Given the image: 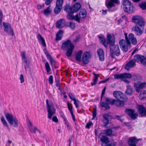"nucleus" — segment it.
Segmentation results:
<instances>
[{
    "instance_id": "nucleus-1",
    "label": "nucleus",
    "mask_w": 146,
    "mask_h": 146,
    "mask_svg": "<svg viewBox=\"0 0 146 146\" xmlns=\"http://www.w3.org/2000/svg\"><path fill=\"white\" fill-rule=\"evenodd\" d=\"M125 35L126 40L124 39L121 40L119 42L120 48L124 52L128 51L129 48L131 46V43L133 45H136L137 43V40L135 35L133 33H130L127 36V34L125 33Z\"/></svg>"
},
{
    "instance_id": "nucleus-2",
    "label": "nucleus",
    "mask_w": 146,
    "mask_h": 146,
    "mask_svg": "<svg viewBox=\"0 0 146 146\" xmlns=\"http://www.w3.org/2000/svg\"><path fill=\"white\" fill-rule=\"evenodd\" d=\"M100 42L106 48L108 47V44L110 46L114 44L115 38L114 35L112 33H108L107 35V40L104 36L102 35H100L98 36Z\"/></svg>"
},
{
    "instance_id": "nucleus-3",
    "label": "nucleus",
    "mask_w": 146,
    "mask_h": 146,
    "mask_svg": "<svg viewBox=\"0 0 146 146\" xmlns=\"http://www.w3.org/2000/svg\"><path fill=\"white\" fill-rule=\"evenodd\" d=\"M4 114L7 120L11 126L15 128L18 127L19 121L15 116L8 112H5Z\"/></svg>"
},
{
    "instance_id": "nucleus-4",
    "label": "nucleus",
    "mask_w": 146,
    "mask_h": 146,
    "mask_svg": "<svg viewBox=\"0 0 146 146\" xmlns=\"http://www.w3.org/2000/svg\"><path fill=\"white\" fill-rule=\"evenodd\" d=\"M74 47V45L72 43L71 41L68 40L62 43L61 48L63 50L68 49L66 54L67 57H70L72 56Z\"/></svg>"
},
{
    "instance_id": "nucleus-5",
    "label": "nucleus",
    "mask_w": 146,
    "mask_h": 146,
    "mask_svg": "<svg viewBox=\"0 0 146 146\" xmlns=\"http://www.w3.org/2000/svg\"><path fill=\"white\" fill-rule=\"evenodd\" d=\"M46 109L48 112V117L50 119H52V116L56 112V109L54 108L52 103L49 101L48 100H46Z\"/></svg>"
},
{
    "instance_id": "nucleus-6",
    "label": "nucleus",
    "mask_w": 146,
    "mask_h": 146,
    "mask_svg": "<svg viewBox=\"0 0 146 146\" xmlns=\"http://www.w3.org/2000/svg\"><path fill=\"white\" fill-rule=\"evenodd\" d=\"M0 25L1 28H3L4 31L7 34L12 36L14 35V31L10 24L7 22H3Z\"/></svg>"
},
{
    "instance_id": "nucleus-7",
    "label": "nucleus",
    "mask_w": 146,
    "mask_h": 146,
    "mask_svg": "<svg viewBox=\"0 0 146 146\" xmlns=\"http://www.w3.org/2000/svg\"><path fill=\"white\" fill-rule=\"evenodd\" d=\"M124 11L131 13L134 11V8L132 3L128 0H124L123 3Z\"/></svg>"
},
{
    "instance_id": "nucleus-8",
    "label": "nucleus",
    "mask_w": 146,
    "mask_h": 146,
    "mask_svg": "<svg viewBox=\"0 0 146 146\" xmlns=\"http://www.w3.org/2000/svg\"><path fill=\"white\" fill-rule=\"evenodd\" d=\"M119 3V0H106V5L110 11H113L116 10L115 8H113L115 4Z\"/></svg>"
},
{
    "instance_id": "nucleus-9",
    "label": "nucleus",
    "mask_w": 146,
    "mask_h": 146,
    "mask_svg": "<svg viewBox=\"0 0 146 146\" xmlns=\"http://www.w3.org/2000/svg\"><path fill=\"white\" fill-rule=\"evenodd\" d=\"M110 56L112 58H114L115 55L119 56L120 54V49L118 45L110 46Z\"/></svg>"
},
{
    "instance_id": "nucleus-10",
    "label": "nucleus",
    "mask_w": 146,
    "mask_h": 146,
    "mask_svg": "<svg viewBox=\"0 0 146 146\" xmlns=\"http://www.w3.org/2000/svg\"><path fill=\"white\" fill-rule=\"evenodd\" d=\"M132 20L137 25L142 27L145 25V21L143 18L140 16L138 15L134 16L132 18Z\"/></svg>"
},
{
    "instance_id": "nucleus-11",
    "label": "nucleus",
    "mask_w": 146,
    "mask_h": 146,
    "mask_svg": "<svg viewBox=\"0 0 146 146\" xmlns=\"http://www.w3.org/2000/svg\"><path fill=\"white\" fill-rule=\"evenodd\" d=\"M134 60L137 62L141 63L143 65H145L146 64V58L143 56L137 54L134 56Z\"/></svg>"
},
{
    "instance_id": "nucleus-12",
    "label": "nucleus",
    "mask_w": 146,
    "mask_h": 146,
    "mask_svg": "<svg viewBox=\"0 0 146 146\" xmlns=\"http://www.w3.org/2000/svg\"><path fill=\"white\" fill-rule=\"evenodd\" d=\"M146 85L145 82L139 81L134 83V87L136 91L137 92H139L145 87Z\"/></svg>"
},
{
    "instance_id": "nucleus-13",
    "label": "nucleus",
    "mask_w": 146,
    "mask_h": 146,
    "mask_svg": "<svg viewBox=\"0 0 146 146\" xmlns=\"http://www.w3.org/2000/svg\"><path fill=\"white\" fill-rule=\"evenodd\" d=\"M91 56L90 53L88 52H85L83 54L82 57V61L83 64H86L89 61Z\"/></svg>"
},
{
    "instance_id": "nucleus-14",
    "label": "nucleus",
    "mask_w": 146,
    "mask_h": 146,
    "mask_svg": "<svg viewBox=\"0 0 146 146\" xmlns=\"http://www.w3.org/2000/svg\"><path fill=\"white\" fill-rule=\"evenodd\" d=\"M125 112L133 119H135L137 117V114L135 113L134 110H133L126 109L125 110Z\"/></svg>"
},
{
    "instance_id": "nucleus-15",
    "label": "nucleus",
    "mask_w": 146,
    "mask_h": 146,
    "mask_svg": "<svg viewBox=\"0 0 146 146\" xmlns=\"http://www.w3.org/2000/svg\"><path fill=\"white\" fill-rule=\"evenodd\" d=\"M114 97L117 100L125 99V97L124 94L120 91H115L113 92Z\"/></svg>"
},
{
    "instance_id": "nucleus-16",
    "label": "nucleus",
    "mask_w": 146,
    "mask_h": 146,
    "mask_svg": "<svg viewBox=\"0 0 146 146\" xmlns=\"http://www.w3.org/2000/svg\"><path fill=\"white\" fill-rule=\"evenodd\" d=\"M136 66L135 62L134 60H129L125 65V68L127 70Z\"/></svg>"
},
{
    "instance_id": "nucleus-17",
    "label": "nucleus",
    "mask_w": 146,
    "mask_h": 146,
    "mask_svg": "<svg viewBox=\"0 0 146 146\" xmlns=\"http://www.w3.org/2000/svg\"><path fill=\"white\" fill-rule=\"evenodd\" d=\"M23 62H25L26 65H25V68L26 70L29 66V62L28 61V58L26 56V53L25 51H22L21 53Z\"/></svg>"
},
{
    "instance_id": "nucleus-18",
    "label": "nucleus",
    "mask_w": 146,
    "mask_h": 146,
    "mask_svg": "<svg viewBox=\"0 0 146 146\" xmlns=\"http://www.w3.org/2000/svg\"><path fill=\"white\" fill-rule=\"evenodd\" d=\"M99 137L103 143L107 144L109 142V138L105 135L104 133H101L100 134Z\"/></svg>"
},
{
    "instance_id": "nucleus-19",
    "label": "nucleus",
    "mask_w": 146,
    "mask_h": 146,
    "mask_svg": "<svg viewBox=\"0 0 146 146\" xmlns=\"http://www.w3.org/2000/svg\"><path fill=\"white\" fill-rule=\"evenodd\" d=\"M140 140V139H137L135 137H131L129 139L128 143L130 146H136V144Z\"/></svg>"
},
{
    "instance_id": "nucleus-20",
    "label": "nucleus",
    "mask_w": 146,
    "mask_h": 146,
    "mask_svg": "<svg viewBox=\"0 0 146 146\" xmlns=\"http://www.w3.org/2000/svg\"><path fill=\"white\" fill-rule=\"evenodd\" d=\"M66 25L65 20L63 19H61L56 22V27L57 28H61L66 26Z\"/></svg>"
},
{
    "instance_id": "nucleus-21",
    "label": "nucleus",
    "mask_w": 146,
    "mask_h": 146,
    "mask_svg": "<svg viewBox=\"0 0 146 146\" xmlns=\"http://www.w3.org/2000/svg\"><path fill=\"white\" fill-rule=\"evenodd\" d=\"M72 13H68L67 15L68 19L70 20L74 19L78 22H79V19L78 18V15L77 14L75 16L73 15Z\"/></svg>"
},
{
    "instance_id": "nucleus-22",
    "label": "nucleus",
    "mask_w": 146,
    "mask_h": 146,
    "mask_svg": "<svg viewBox=\"0 0 146 146\" xmlns=\"http://www.w3.org/2000/svg\"><path fill=\"white\" fill-rule=\"evenodd\" d=\"M138 108L139 112L141 116H145L146 115V109L142 105H139Z\"/></svg>"
},
{
    "instance_id": "nucleus-23",
    "label": "nucleus",
    "mask_w": 146,
    "mask_h": 146,
    "mask_svg": "<svg viewBox=\"0 0 146 146\" xmlns=\"http://www.w3.org/2000/svg\"><path fill=\"white\" fill-rule=\"evenodd\" d=\"M27 124L31 132L35 133L37 130V128L36 126H33L31 121L29 120L27 121Z\"/></svg>"
},
{
    "instance_id": "nucleus-24",
    "label": "nucleus",
    "mask_w": 146,
    "mask_h": 146,
    "mask_svg": "<svg viewBox=\"0 0 146 146\" xmlns=\"http://www.w3.org/2000/svg\"><path fill=\"white\" fill-rule=\"evenodd\" d=\"M97 52L100 60L103 61L104 59V57L103 50L102 49L100 48L97 50Z\"/></svg>"
},
{
    "instance_id": "nucleus-25",
    "label": "nucleus",
    "mask_w": 146,
    "mask_h": 146,
    "mask_svg": "<svg viewBox=\"0 0 146 146\" xmlns=\"http://www.w3.org/2000/svg\"><path fill=\"white\" fill-rule=\"evenodd\" d=\"M78 15V18L79 19V22H80V20L81 19H84L86 17L87 15L86 10L85 9H82Z\"/></svg>"
},
{
    "instance_id": "nucleus-26",
    "label": "nucleus",
    "mask_w": 146,
    "mask_h": 146,
    "mask_svg": "<svg viewBox=\"0 0 146 146\" xmlns=\"http://www.w3.org/2000/svg\"><path fill=\"white\" fill-rule=\"evenodd\" d=\"M81 5L80 4L78 3H75L72 6V9L73 11V13H75L78 11L80 8Z\"/></svg>"
},
{
    "instance_id": "nucleus-27",
    "label": "nucleus",
    "mask_w": 146,
    "mask_h": 146,
    "mask_svg": "<svg viewBox=\"0 0 146 146\" xmlns=\"http://www.w3.org/2000/svg\"><path fill=\"white\" fill-rule=\"evenodd\" d=\"M103 117L105 119L104 121L105 125L106 126L109 123V119H111V116L109 114H105L103 115Z\"/></svg>"
},
{
    "instance_id": "nucleus-28",
    "label": "nucleus",
    "mask_w": 146,
    "mask_h": 146,
    "mask_svg": "<svg viewBox=\"0 0 146 146\" xmlns=\"http://www.w3.org/2000/svg\"><path fill=\"white\" fill-rule=\"evenodd\" d=\"M132 30L135 32V34L137 35H140L143 33V31L137 26L133 27L132 28Z\"/></svg>"
},
{
    "instance_id": "nucleus-29",
    "label": "nucleus",
    "mask_w": 146,
    "mask_h": 146,
    "mask_svg": "<svg viewBox=\"0 0 146 146\" xmlns=\"http://www.w3.org/2000/svg\"><path fill=\"white\" fill-rule=\"evenodd\" d=\"M83 52L82 50L78 51L75 54V56L76 60L79 62L81 61V58Z\"/></svg>"
},
{
    "instance_id": "nucleus-30",
    "label": "nucleus",
    "mask_w": 146,
    "mask_h": 146,
    "mask_svg": "<svg viewBox=\"0 0 146 146\" xmlns=\"http://www.w3.org/2000/svg\"><path fill=\"white\" fill-rule=\"evenodd\" d=\"M37 38L38 40L40 41L42 45L43 46H46V44L45 40L40 34L38 35Z\"/></svg>"
},
{
    "instance_id": "nucleus-31",
    "label": "nucleus",
    "mask_w": 146,
    "mask_h": 146,
    "mask_svg": "<svg viewBox=\"0 0 146 146\" xmlns=\"http://www.w3.org/2000/svg\"><path fill=\"white\" fill-rule=\"evenodd\" d=\"M1 120L3 126L4 127H6L7 129L9 131H10V129L9 128V126L3 116H2L1 117Z\"/></svg>"
},
{
    "instance_id": "nucleus-32",
    "label": "nucleus",
    "mask_w": 146,
    "mask_h": 146,
    "mask_svg": "<svg viewBox=\"0 0 146 146\" xmlns=\"http://www.w3.org/2000/svg\"><path fill=\"white\" fill-rule=\"evenodd\" d=\"M63 34V31L62 30H60L58 32L56 35V40H59L61 39Z\"/></svg>"
},
{
    "instance_id": "nucleus-33",
    "label": "nucleus",
    "mask_w": 146,
    "mask_h": 146,
    "mask_svg": "<svg viewBox=\"0 0 146 146\" xmlns=\"http://www.w3.org/2000/svg\"><path fill=\"white\" fill-rule=\"evenodd\" d=\"M52 11L50 6H48L46 9L44 10V14L46 16H48L50 14Z\"/></svg>"
},
{
    "instance_id": "nucleus-34",
    "label": "nucleus",
    "mask_w": 146,
    "mask_h": 146,
    "mask_svg": "<svg viewBox=\"0 0 146 146\" xmlns=\"http://www.w3.org/2000/svg\"><path fill=\"white\" fill-rule=\"evenodd\" d=\"M64 10L68 13H73V11L72 9V7H70L69 5L66 4L64 7Z\"/></svg>"
},
{
    "instance_id": "nucleus-35",
    "label": "nucleus",
    "mask_w": 146,
    "mask_h": 146,
    "mask_svg": "<svg viewBox=\"0 0 146 146\" xmlns=\"http://www.w3.org/2000/svg\"><path fill=\"white\" fill-rule=\"evenodd\" d=\"M46 56L48 59L49 60L50 62V64L52 66H54L55 64V62L54 59L51 57L50 56V55L48 54H46Z\"/></svg>"
},
{
    "instance_id": "nucleus-36",
    "label": "nucleus",
    "mask_w": 146,
    "mask_h": 146,
    "mask_svg": "<svg viewBox=\"0 0 146 146\" xmlns=\"http://www.w3.org/2000/svg\"><path fill=\"white\" fill-rule=\"evenodd\" d=\"M127 90L125 91V93L126 94L130 95L132 93V90L131 86L129 85H127Z\"/></svg>"
},
{
    "instance_id": "nucleus-37",
    "label": "nucleus",
    "mask_w": 146,
    "mask_h": 146,
    "mask_svg": "<svg viewBox=\"0 0 146 146\" xmlns=\"http://www.w3.org/2000/svg\"><path fill=\"white\" fill-rule=\"evenodd\" d=\"M146 97V91H142L140 93L139 96V98L141 100H143Z\"/></svg>"
},
{
    "instance_id": "nucleus-38",
    "label": "nucleus",
    "mask_w": 146,
    "mask_h": 146,
    "mask_svg": "<svg viewBox=\"0 0 146 146\" xmlns=\"http://www.w3.org/2000/svg\"><path fill=\"white\" fill-rule=\"evenodd\" d=\"M66 26L69 27L71 29H74L75 27V24L72 22L66 23Z\"/></svg>"
},
{
    "instance_id": "nucleus-39",
    "label": "nucleus",
    "mask_w": 146,
    "mask_h": 146,
    "mask_svg": "<svg viewBox=\"0 0 146 146\" xmlns=\"http://www.w3.org/2000/svg\"><path fill=\"white\" fill-rule=\"evenodd\" d=\"M93 74L94 75V79L93 82H92L91 83L92 85H95L98 82L97 80L98 79L99 76L98 74H95V73H94Z\"/></svg>"
},
{
    "instance_id": "nucleus-40",
    "label": "nucleus",
    "mask_w": 146,
    "mask_h": 146,
    "mask_svg": "<svg viewBox=\"0 0 146 146\" xmlns=\"http://www.w3.org/2000/svg\"><path fill=\"white\" fill-rule=\"evenodd\" d=\"M116 100H112L110 98H106V101L112 105H115V102H116Z\"/></svg>"
},
{
    "instance_id": "nucleus-41",
    "label": "nucleus",
    "mask_w": 146,
    "mask_h": 146,
    "mask_svg": "<svg viewBox=\"0 0 146 146\" xmlns=\"http://www.w3.org/2000/svg\"><path fill=\"white\" fill-rule=\"evenodd\" d=\"M119 100H116L115 103V105L116 106H122L124 105V103L122 101Z\"/></svg>"
},
{
    "instance_id": "nucleus-42",
    "label": "nucleus",
    "mask_w": 146,
    "mask_h": 146,
    "mask_svg": "<svg viewBox=\"0 0 146 146\" xmlns=\"http://www.w3.org/2000/svg\"><path fill=\"white\" fill-rule=\"evenodd\" d=\"M62 7L56 6L54 9V12L56 14H58L61 11Z\"/></svg>"
},
{
    "instance_id": "nucleus-43",
    "label": "nucleus",
    "mask_w": 146,
    "mask_h": 146,
    "mask_svg": "<svg viewBox=\"0 0 146 146\" xmlns=\"http://www.w3.org/2000/svg\"><path fill=\"white\" fill-rule=\"evenodd\" d=\"M100 105L102 107L105 108L106 109H109L110 108V106L107 103L102 102L100 104Z\"/></svg>"
},
{
    "instance_id": "nucleus-44",
    "label": "nucleus",
    "mask_w": 146,
    "mask_h": 146,
    "mask_svg": "<svg viewBox=\"0 0 146 146\" xmlns=\"http://www.w3.org/2000/svg\"><path fill=\"white\" fill-rule=\"evenodd\" d=\"M123 79L124 78H130L131 77V75L129 73H123L122 74Z\"/></svg>"
},
{
    "instance_id": "nucleus-45",
    "label": "nucleus",
    "mask_w": 146,
    "mask_h": 146,
    "mask_svg": "<svg viewBox=\"0 0 146 146\" xmlns=\"http://www.w3.org/2000/svg\"><path fill=\"white\" fill-rule=\"evenodd\" d=\"M45 67L47 73L49 72L51 70L49 64L48 62H46L45 64Z\"/></svg>"
},
{
    "instance_id": "nucleus-46",
    "label": "nucleus",
    "mask_w": 146,
    "mask_h": 146,
    "mask_svg": "<svg viewBox=\"0 0 146 146\" xmlns=\"http://www.w3.org/2000/svg\"><path fill=\"white\" fill-rule=\"evenodd\" d=\"M139 7L143 10L145 9H146V2H142L139 4Z\"/></svg>"
},
{
    "instance_id": "nucleus-47",
    "label": "nucleus",
    "mask_w": 146,
    "mask_h": 146,
    "mask_svg": "<svg viewBox=\"0 0 146 146\" xmlns=\"http://www.w3.org/2000/svg\"><path fill=\"white\" fill-rule=\"evenodd\" d=\"M74 101V104L75 105L76 108H78L81 104L80 102L77 99H76Z\"/></svg>"
},
{
    "instance_id": "nucleus-48",
    "label": "nucleus",
    "mask_w": 146,
    "mask_h": 146,
    "mask_svg": "<svg viewBox=\"0 0 146 146\" xmlns=\"http://www.w3.org/2000/svg\"><path fill=\"white\" fill-rule=\"evenodd\" d=\"M140 76L138 75H134L132 76V79L134 81H136L137 80H139Z\"/></svg>"
},
{
    "instance_id": "nucleus-49",
    "label": "nucleus",
    "mask_w": 146,
    "mask_h": 146,
    "mask_svg": "<svg viewBox=\"0 0 146 146\" xmlns=\"http://www.w3.org/2000/svg\"><path fill=\"white\" fill-rule=\"evenodd\" d=\"M63 2V0H57L56 2V5L62 7Z\"/></svg>"
},
{
    "instance_id": "nucleus-50",
    "label": "nucleus",
    "mask_w": 146,
    "mask_h": 146,
    "mask_svg": "<svg viewBox=\"0 0 146 146\" xmlns=\"http://www.w3.org/2000/svg\"><path fill=\"white\" fill-rule=\"evenodd\" d=\"M105 131V133L107 136H110L112 135V131L110 129H107Z\"/></svg>"
},
{
    "instance_id": "nucleus-51",
    "label": "nucleus",
    "mask_w": 146,
    "mask_h": 146,
    "mask_svg": "<svg viewBox=\"0 0 146 146\" xmlns=\"http://www.w3.org/2000/svg\"><path fill=\"white\" fill-rule=\"evenodd\" d=\"M114 77L116 79H123L122 74H115L114 75Z\"/></svg>"
},
{
    "instance_id": "nucleus-52",
    "label": "nucleus",
    "mask_w": 146,
    "mask_h": 146,
    "mask_svg": "<svg viewBox=\"0 0 146 146\" xmlns=\"http://www.w3.org/2000/svg\"><path fill=\"white\" fill-rule=\"evenodd\" d=\"M67 106L69 110L70 113H71V111L73 112V111L72 110V105L71 104L69 103V102H67Z\"/></svg>"
},
{
    "instance_id": "nucleus-53",
    "label": "nucleus",
    "mask_w": 146,
    "mask_h": 146,
    "mask_svg": "<svg viewBox=\"0 0 146 146\" xmlns=\"http://www.w3.org/2000/svg\"><path fill=\"white\" fill-rule=\"evenodd\" d=\"M68 96L70 99L73 101L76 99L75 97L74 96V94L71 93H69Z\"/></svg>"
},
{
    "instance_id": "nucleus-54",
    "label": "nucleus",
    "mask_w": 146,
    "mask_h": 146,
    "mask_svg": "<svg viewBox=\"0 0 146 146\" xmlns=\"http://www.w3.org/2000/svg\"><path fill=\"white\" fill-rule=\"evenodd\" d=\"M48 80L50 84H52L53 83V77L52 75L50 76L48 79Z\"/></svg>"
},
{
    "instance_id": "nucleus-55",
    "label": "nucleus",
    "mask_w": 146,
    "mask_h": 146,
    "mask_svg": "<svg viewBox=\"0 0 146 146\" xmlns=\"http://www.w3.org/2000/svg\"><path fill=\"white\" fill-rule=\"evenodd\" d=\"M93 125V123L92 121H90L87 123L86 126V128L87 129H89L90 127Z\"/></svg>"
},
{
    "instance_id": "nucleus-56",
    "label": "nucleus",
    "mask_w": 146,
    "mask_h": 146,
    "mask_svg": "<svg viewBox=\"0 0 146 146\" xmlns=\"http://www.w3.org/2000/svg\"><path fill=\"white\" fill-rule=\"evenodd\" d=\"M94 110L92 114L93 116V119H94L96 116V108H94Z\"/></svg>"
},
{
    "instance_id": "nucleus-57",
    "label": "nucleus",
    "mask_w": 146,
    "mask_h": 146,
    "mask_svg": "<svg viewBox=\"0 0 146 146\" xmlns=\"http://www.w3.org/2000/svg\"><path fill=\"white\" fill-rule=\"evenodd\" d=\"M19 79L21 81V83H23L24 82V79L23 76V74H21L20 75Z\"/></svg>"
},
{
    "instance_id": "nucleus-58",
    "label": "nucleus",
    "mask_w": 146,
    "mask_h": 146,
    "mask_svg": "<svg viewBox=\"0 0 146 146\" xmlns=\"http://www.w3.org/2000/svg\"><path fill=\"white\" fill-rule=\"evenodd\" d=\"M80 38V35H78L75 38L74 40V42H77L78 41L79 39Z\"/></svg>"
},
{
    "instance_id": "nucleus-59",
    "label": "nucleus",
    "mask_w": 146,
    "mask_h": 146,
    "mask_svg": "<svg viewBox=\"0 0 146 146\" xmlns=\"http://www.w3.org/2000/svg\"><path fill=\"white\" fill-rule=\"evenodd\" d=\"M53 0H46L45 3L46 5H49L51 3Z\"/></svg>"
},
{
    "instance_id": "nucleus-60",
    "label": "nucleus",
    "mask_w": 146,
    "mask_h": 146,
    "mask_svg": "<svg viewBox=\"0 0 146 146\" xmlns=\"http://www.w3.org/2000/svg\"><path fill=\"white\" fill-rule=\"evenodd\" d=\"M52 120L53 121L56 123L58 122V119L57 117L56 116H54L52 118Z\"/></svg>"
},
{
    "instance_id": "nucleus-61",
    "label": "nucleus",
    "mask_w": 146,
    "mask_h": 146,
    "mask_svg": "<svg viewBox=\"0 0 146 146\" xmlns=\"http://www.w3.org/2000/svg\"><path fill=\"white\" fill-rule=\"evenodd\" d=\"M109 79H110L109 78H108L107 79H104V80L100 81L99 83V84L105 83L107 81H108L109 80Z\"/></svg>"
},
{
    "instance_id": "nucleus-62",
    "label": "nucleus",
    "mask_w": 146,
    "mask_h": 146,
    "mask_svg": "<svg viewBox=\"0 0 146 146\" xmlns=\"http://www.w3.org/2000/svg\"><path fill=\"white\" fill-rule=\"evenodd\" d=\"M63 118L64 121V123L66 125L69 123L68 120L65 116H63Z\"/></svg>"
},
{
    "instance_id": "nucleus-63",
    "label": "nucleus",
    "mask_w": 146,
    "mask_h": 146,
    "mask_svg": "<svg viewBox=\"0 0 146 146\" xmlns=\"http://www.w3.org/2000/svg\"><path fill=\"white\" fill-rule=\"evenodd\" d=\"M106 91V87H105L103 90L102 92V96L101 97V100H102V97L103 96V95L104 94L105 92Z\"/></svg>"
},
{
    "instance_id": "nucleus-64",
    "label": "nucleus",
    "mask_w": 146,
    "mask_h": 146,
    "mask_svg": "<svg viewBox=\"0 0 146 146\" xmlns=\"http://www.w3.org/2000/svg\"><path fill=\"white\" fill-rule=\"evenodd\" d=\"M3 17V14L1 11L0 12V24L2 23V19Z\"/></svg>"
}]
</instances>
